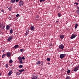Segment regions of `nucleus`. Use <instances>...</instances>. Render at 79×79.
Listing matches in <instances>:
<instances>
[{"instance_id": "nucleus-1", "label": "nucleus", "mask_w": 79, "mask_h": 79, "mask_svg": "<svg viewBox=\"0 0 79 79\" xmlns=\"http://www.w3.org/2000/svg\"><path fill=\"white\" fill-rule=\"evenodd\" d=\"M5 25L3 24V23H1L0 24V28H1L2 29L5 28Z\"/></svg>"}, {"instance_id": "nucleus-2", "label": "nucleus", "mask_w": 79, "mask_h": 79, "mask_svg": "<svg viewBox=\"0 0 79 79\" xmlns=\"http://www.w3.org/2000/svg\"><path fill=\"white\" fill-rule=\"evenodd\" d=\"M23 5H24V2L23 1L20 0L19 2V6H23Z\"/></svg>"}, {"instance_id": "nucleus-3", "label": "nucleus", "mask_w": 79, "mask_h": 79, "mask_svg": "<svg viewBox=\"0 0 79 79\" xmlns=\"http://www.w3.org/2000/svg\"><path fill=\"white\" fill-rule=\"evenodd\" d=\"M78 68H79V65H78L76 67L73 69V71L75 72H77L78 70Z\"/></svg>"}, {"instance_id": "nucleus-4", "label": "nucleus", "mask_w": 79, "mask_h": 79, "mask_svg": "<svg viewBox=\"0 0 79 79\" xmlns=\"http://www.w3.org/2000/svg\"><path fill=\"white\" fill-rule=\"evenodd\" d=\"M65 56V54H61L60 55V57L61 59H63Z\"/></svg>"}, {"instance_id": "nucleus-5", "label": "nucleus", "mask_w": 79, "mask_h": 79, "mask_svg": "<svg viewBox=\"0 0 79 79\" xmlns=\"http://www.w3.org/2000/svg\"><path fill=\"white\" fill-rule=\"evenodd\" d=\"M76 36L75 35V34H72V35H71V36L70 37V39H74L75 37H76Z\"/></svg>"}, {"instance_id": "nucleus-6", "label": "nucleus", "mask_w": 79, "mask_h": 79, "mask_svg": "<svg viewBox=\"0 0 79 79\" xmlns=\"http://www.w3.org/2000/svg\"><path fill=\"white\" fill-rule=\"evenodd\" d=\"M13 39V36H9L7 39V41L10 42Z\"/></svg>"}, {"instance_id": "nucleus-7", "label": "nucleus", "mask_w": 79, "mask_h": 79, "mask_svg": "<svg viewBox=\"0 0 79 79\" xmlns=\"http://www.w3.org/2000/svg\"><path fill=\"white\" fill-rule=\"evenodd\" d=\"M59 47L60 48L63 50V49L64 48V46L62 44H60V45H59Z\"/></svg>"}, {"instance_id": "nucleus-8", "label": "nucleus", "mask_w": 79, "mask_h": 79, "mask_svg": "<svg viewBox=\"0 0 79 79\" xmlns=\"http://www.w3.org/2000/svg\"><path fill=\"white\" fill-rule=\"evenodd\" d=\"M60 39H64V35H63L60 34Z\"/></svg>"}, {"instance_id": "nucleus-9", "label": "nucleus", "mask_w": 79, "mask_h": 79, "mask_svg": "<svg viewBox=\"0 0 79 79\" xmlns=\"http://www.w3.org/2000/svg\"><path fill=\"white\" fill-rule=\"evenodd\" d=\"M30 29H31V31H34L35 27L34 26H31L30 27Z\"/></svg>"}, {"instance_id": "nucleus-10", "label": "nucleus", "mask_w": 79, "mask_h": 79, "mask_svg": "<svg viewBox=\"0 0 79 79\" xmlns=\"http://www.w3.org/2000/svg\"><path fill=\"white\" fill-rule=\"evenodd\" d=\"M11 55V53L10 52H8L7 53V57H10Z\"/></svg>"}, {"instance_id": "nucleus-11", "label": "nucleus", "mask_w": 79, "mask_h": 79, "mask_svg": "<svg viewBox=\"0 0 79 79\" xmlns=\"http://www.w3.org/2000/svg\"><path fill=\"white\" fill-rule=\"evenodd\" d=\"M13 73V72H12V71H10L9 72V73H8L7 74L8 76H10L12 73Z\"/></svg>"}, {"instance_id": "nucleus-12", "label": "nucleus", "mask_w": 79, "mask_h": 79, "mask_svg": "<svg viewBox=\"0 0 79 79\" xmlns=\"http://www.w3.org/2000/svg\"><path fill=\"white\" fill-rule=\"evenodd\" d=\"M10 28V26L9 25H7L6 26V29L7 30H8Z\"/></svg>"}, {"instance_id": "nucleus-13", "label": "nucleus", "mask_w": 79, "mask_h": 79, "mask_svg": "<svg viewBox=\"0 0 79 79\" xmlns=\"http://www.w3.org/2000/svg\"><path fill=\"white\" fill-rule=\"evenodd\" d=\"M40 63H41L40 61V60H39L36 62V64H40Z\"/></svg>"}, {"instance_id": "nucleus-14", "label": "nucleus", "mask_w": 79, "mask_h": 79, "mask_svg": "<svg viewBox=\"0 0 79 79\" xmlns=\"http://www.w3.org/2000/svg\"><path fill=\"white\" fill-rule=\"evenodd\" d=\"M18 60H19V61H20L21 60H22V58L21 57L19 56L18 58Z\"/></svg>"}, {"instance_id": "nucleus-15", "label": "nucleus", "mask_w": 79, "mask_h": 79, "mask_svg": "<svg viewBox=\"0 0 79 79\" xmlns=\"http://www.w3.org/2000/svg\"><path fill=\"white\" fill-rule=\"evenodd\" d=\"M13 29L11 28L10 31V34H13Z\"/></svg>"}, {"instance_id": "nucleus-16", "label": "nucleus", "mask_w": 79, "mask_h": 79, "mask_svg": "<svg viewBox=\"0 0 79 79\" xmlns=\"http://www.w3.org/2000/svg\"><path fill=\"white\" fill-rule=\"evenodd\" d=\"M11 2L13 3H15L16 2V0H11Z\"/></svg>"}, {"instance_id": "nucleus-17", "label": "nucleus", "mask_w": 79, "mask_h": 79, "mask_svg": "<svg viewBox=\"0 0 79 79\" xmlns=\"http://www.w3.org/2000/svg\"><path fill=\"white\" fill-rule=\"evenodd\" d=\"M19 47V45H15L14 46V48H18Z\"/></svg>"}, {"instance_id": "nucleus-18", "label": "nucleus", "mask_w": 79, "mask_h": 79, "mask_svg": "<svg viewBox=\"0 0 79 79\" xmlns=\"http://www.w3.org/2000/svg\"><path fill=\"white\" fill-rule=\"evenodd\" d=\"M6 56V54H4L2 56V58H4L5 57V56Z\"/></svg>"}, {"instance_id": "nucleus-19", "label": "nucleus", "mask_w": 79, "mask_h": 79, "mask_svg": "<svg viewBox=\"0 0 79 79\" xmlns=\"http://www.w3.org/2000/svg\"><path fill=\"white\" fill-rule=\"evenodd\" d=\"M77 26H78V24H77V23H76L75 24V29H77Z\"/></svg>"}, {"instance_id": "nucleus-20", "label": "nucleus", "mask_w": 79, "mask_h": 79, "mask_svg": "<svg viewBox=\"0 0 79 79\" xmlns=\"http://www.w3.org/2000/svg\"><path fill=\"white\" fill-rule=\"evenodd\" d=\"M23 65H20L19 66V68H23Z\"/></svg>"}, {"instance_id": "nucleus-21", "label": "nucleus", "mask_w": 79, "mask_h": 79, "mask_svg": "<svg viewBox=\"0 0 79 79\" xmlns=\"http://www.w3.org/2000/svg\"><path fill=\"white\" fill-rule=\"evenodd\" d=\"M9 62L10 63H13V60H12L11 59H10L9 61Z\"/></svg>"}, {"instance_id": "nucleus-22", "label": "nucleus", "mask_w": 79, "mask_h": 79, "mask_svg": "<svg viewBox=\"0 0 79 79\" xmlns=\"http://www.w3.org/2000/svg\"><path fill=\"white\" fill-rule=\"evenodd\" d=\"M70 72H71V70L69 69L68 70V71H67V73L69 74V73H70Z\"/></svg>"}, {"instance_id": "nucleus-23", "label": "nucleus", "mask_w": 79, "mask_h": 79, "mask_svg": "<svg viewBox=\"0 0 79 79\" xmlns=\"http://www.w3.org/2000/svg\"><path fill=\"white\" fill-rule=\"evenodd\" d=\"M77 13L79 15V10H77L76 11Z\"/></svg>"}, {"instance_id": "nucleus-24", "label": "nucleus", "mask_w": 79, "mask_h": 79, "mask_svg": "<svg viewBox=\"0 0 79 79\" xmlns=\"http://www.w3.org/2000/svg\"><path fill=\"white\" fill-rule=\"evenodd\" d=\"M47 60H48V61H50V59L49 58H47Z\"/></svg>"}, {"instance_id": "nucleus-25", "label": "nucleus", "mask_w": 79, "mask_h": 79, "mask_svg": "<svg viewBox=\"0 0 79 79\" xmlns=\"http://www.w3.org/2000/svg\"><path fill=\"white\" fill-rule=\"evenodd\" d=\"M66 79H70V78L69 77V76H67L66 77Z\"/></svg>"}, {"instance_id": "nucleus-26", "label": "nucleus", "mask_w": 79, "mask_h": 79, "mask_svg": "<svg viewBox=\"0 0 79 79\" xmlns=\"http://www.w3.org/2000/svg\"><path fill=\"white\" fill-rule=\"evenodd\" d=\"M22 60H19V63H20V64L23 63V61Z\"/></svg>"}, {"instance_id": "nucleus-27", "label": "nucleus", "mask_w": 79, "mask_h": 79, "mask_svg": "<svg viewBox=\"0 0 79 79\" xmlns=\"http://www.w3.org/2000/svg\"><path fill=\"white\" fill-rule=\"evenodd\" d=\"M21 74V73H19V72H17V73H16V74L18 76V75H19V74Z\"/></svg>"}, {"instance_id": "nucleus-28", "label": "nucleus", "mask_w": 79, "mask_h": 79, "mask_svg": "<svg viewBox=\"0 0 79 79\" xmlns=\"http://www.w3.org/2000/svg\"><path fill=\"white\" fill-rule=\"evenodd\" d=\"M36 18L37 19H38V18H39V15H37L36 16Z\"/></svg>"}, {"instance_id": "nucleus-29", "label": "nucleus", "mask_w": 79, "mask_h": 79, "mask_svg": "<svg viewBox=\"0 0 79 79\" xmlns=\"http://www.w3.org/2000/svg\"><path fill=\"white\" fill-rule=\"evenodd\" d=\"M6 68H8V64H6Z\"/></svg>"}, {"instance_id": "nucleus-30", "label": "nucleus", "mask_w": 79, "mask_h": 79, "mask_svg": "<svg viewBox=\"0 0 79 79\" xmlns=\"http://www.w3.org/2000/svg\"><path fill=\"white\" fill-rule=\"evenodd\" d=\"M22 60H25V57H24V56H22Z\"/></svg>"}, {"instance_id": "nucleus-31", "label": "nucleus", "mask_w": 79, "mask_h": 79, "mask_svg": "<svg viewBox=\"0 0 79 79\" xmlns=\"http://www.w3.org/2000/svg\"><path fill=\"white\" fill-rule=\"evenodd\" d=\"M61 15L60 13H59L58 14V17H60V16H61Z\"/></svg>"}, {"instance_id": "nucleus-32", "label": "nucleus", "mask_w": 79, "mask_h": 79, "mask_svg": "<svg viewBox=\"0 0 79 79\" xmlns=\"http://www.w3.org/2000/svg\"><path fill=\"white\" fill-rule=\"evenodd\" d=\"M74 4L75 5H79V3H78L77 2H75Z\"/></svg>"}, {"instance_id": "nucleus-33", "label": "nucleus", "mask_w": 79, "mask_h": 79, "mask_svg": "<svg viewBox=\"0 0 79 79\" xmlns=\"http://www.w3.org/2000/svg\"><path fill=\"white\" fill-rule=\"evenodd\" d=\"M19 16V14H17V15H16V17L17 18H18Z\"/></svg>"}, {"instance_id": "nucleus-34", "label": "nucleus", "mask_w": 79, "mask_h": 79, "mask_svg": "<svg viewBox=\"0 0 79 79\" xmlns=\"http://www.w3.org/2000/svg\"><path fill=\"white\" fill-rule=\"evenodd\" d=\"M45 0H40V2H44Z\"/></svg>"}, {"instance_id": "nucleus-35", "label": "nucleus", "mask_w": 79, "mask_h": 79, "mask_svg": "<svg viewBox=\"0 0 79 79\" xmlns=\"http://www.w3.org/2000/svg\"><path fill=\"white\" fill-rule=\"evenodd\" d=\"M20 51H21V52H23V51H24V50L23 49H20Z\"/></svg>"}, {"instance_id": "nucleus-36", "label": "nucleus", "mask_w": 79, "mask_h": 79, "mask_svg": "<svg viewBox=\"0 0 79 79\" xmlns=\"http://www.w3.org/2000/svg\"><path fill=\"white\" fill-rule=\"evenodd\" d=\"M19 71L20 73H21L22 72V70H19Z\"/></svg>"}, {"instance_id": "nucleus-37", "label": "nucleus", "mask_w": 79, "mask_h": 79, "mask_svg": "<svg viewBox=\"0 0 79 79\" xmlns=\"http://www.w3.org/2000/svg\"><path fill=\"white\" fill-rule=\"evenodd\" d=\"M9 11H11V8H10V7L8 8Z\"/></svg>"}, {"instance_id": "nucleus-38", "label": "nucleus", "mask_w": 79, "mask_h": 79, "mask_svg": "<svg viewBox=\"0 0 79 79\" xmlns=\"http://www.w3.org/2000/svg\"><path fill=\"white\" fill-rule=\"evenodd\" d=\"M15 2H19V0H16Z\"/></svg>"}, {"instance_id": "nucleus-39", "label": "nucleus", "mask_w": 79, "mask_h": 79, "mask_svg": "<svg viewBox=\"0 0 79 79\" xmlns=\"http://www.w3.org/2000/svg\"><path fill=\"white\" fill-rule=\"evenodd\" d=\"M2 12L3 13H4V10H1Z\"/></svg>"}, {"instance_id": "nucleus-40", "label": "nucleus", "mask_w": 79, "mask_h": 79, "mask_svg": "<svg viewBox=\"0 0 79 79\" xmlns=\"http://www.w3.org/2000/svg\"><path fill=\"white\" fill-rule=\"evenodd\" d=\"M21 70H22V72H23V71H24V69H21Z\"/></svg>"}, {"instance_id": "nucleus-41", "label": "nucleus", "mask_w": 79, "mask_h": 79, "mask_svg": "<svg viewBox=\"0 0 79 79\" xmlns=\"http://www.w3.org/2000/svg\"><path fill=\"white\" fill-rule=\"evenodd\" d=\"M27 34H28L27 32H26L25 34L26 35H27Z\"/></svg>"}, {"instance_id": "nucleus-42", "label": "nucleus", "mask_w": 79, "mask_h": 79, "mask_svg": "<svg viewBox=\"0 0 79 79\" xmlns=\"http://www.w3.org/2000/svg\"><path fill=\"white\" fill-rule=\"evenodd\" d=\"M9 8H10L11 9V8H12V6H10V7H9Z\"/></svg>"}, {"instance_id": "nucleus-43", "label": "nucleus", "mask_w": 79, "mask_h": 79, "mask_svg": "<svg viewBox=\"0 0 79 79\" xmlns=\"http://www.w3.org/2000/svg\"><path fill=\"white\" fill-rule=\"evenodd\" d=\"M41 65H42V66H43V62H42Z\"/></svg>"}, {"instance_id": "nucleus-44", "label": "nucleus", "mask_w": 79, "mask_h": 79, "mask_svg": "<svg viewBox=\"0 0 79 79\" xmlns=\"http://www.w3.org/2000/svg\"><path fill=\"white\" fill-rule=\"evenodd\" d=\"M77 9L78 10H79V7H77Z\"/></svg>"}, {"instance_id": "nucleus-45", "label": "nucleus", "mask_w": 79, "mask_h": 79, "mask_svg": "<svg viewBox=\"0 0 79 79\" xmlns=\"http://www.w3.org/2000/svg\"><path fill=\"white\" fill-rule=\"evenodd\" d=\"M48 64H50V63H48Z\"/></svg>"}, {"instance_id": "nucleus-46", "label": "nucleus", "mask_w": 79, "mask_h": 79, "mask_svg": "<svg viewBox=\"0 0 79 79\" xmlns=\"http://www.w3.org/2000/svg\"><path fill=\"white\" fill-rule=\"evenodd\" d=\"M56 23H58V21H56Z\"/></svg>"}, {"instance_id": "nucleus-47", "label": "nucleus", "mask_w": 79, "mask_h": 79, "mask_svg": "<svg viewBox=\"0 0 79 79\" xmlns=\"http://www.w3.org/2000/svg\"><path fill=\"white\" fill-rule=\"evenodd\" d=\"M2 75V73H0V76H1Z\"/></svg>"}, {"instance_id": "nucleus-48", "label": "nucleus", "mask_w": 79, "mask_h": 79, "mask_svg": "<svg viewBox=\"0 0 79 79\" xmlns=\"http://www.w3.org/2000/svg\"><path fill=\"white\" fill-rule=\"evenodd\" d=\"M7 8H8V7H7Z\"/></svg>"}, {"instance_id": "nucleus-49", "label": "nucleus", "mask_w": 79, "mask_h": 79, "mask_svg": "<svg viewBox=\"0 0 79 79\" xmlns=\"http://www.w3.org/2000/svg\"><path fill=\"white\" fill-rule=\"evenodd\" d=\"M78 2H79V0H78Z\"/></svg>"}]
</instances>
